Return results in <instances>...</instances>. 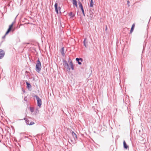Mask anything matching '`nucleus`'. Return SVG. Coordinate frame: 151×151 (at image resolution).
Here are the masks:
<instances>
[{"label": "nucleus", "mask_w": 151, "mask_h": 151, "mask_svg": "<svg viewBox=\"0 0 151 151\" xmlns=\"http://www.w3.org/2000/svg\"><path fill=\"white\" fill-rule=\"evenodd\" d=\"M41 63L39 59L38 58L37 61V63L36 65V71L38 73H39L41 71Z\"/></svg>", "instance_id": "1"}, {"label": "nucleus", "mask_w": 151, "mask_h": 151, "mask_svg": "<svg viewBox=\"0 0 151 151\" xmlns=\"http://www.w3.org/2000/svg\"><path fill=\"white\" fill-rule=\"evenodd\" d=\"M64 47H62L60 50L61 53L63 55H64L65 54L64 53Z\"/></svg>", "instance_id": "13"}, {"label": "nucleus", "mask_w": 151, "mask_h": 151, "mask_svg": "<svg viewBox=\"0 0 151 151\" xmlns=\"http://www.w3.org/2000/svg\"><path fill=\"white\" fill-rule=\"evenodd\" d=\"M60 9H61V8L60 6H59L58 7V10L59 12L61 13V12L60 11Z\"/></svg>", "instance_id": "27"}, {"label": "nucleus", "mask_w": 151, "mask_h": 151, "mask_svg": "<svg viewBox=\"0 0 151 151\" xmlns=\"http://www.w3.org/2000/svg\"><path fill=\"white\" fill-rule=\"evenodd\" d=\"M69 63L70 66H71V68L72 70H74V65H73V63L72 61L71 60L69 61Z\"/></svg>", "instance_id": "7"}, {"label": "nucleus", "mask_w": 151, "mask_h": 151, "mask_svg": "<svg viewBox=\"0 0 151 151\" xmlns=\"http://www.w3.org/2000/svg\"><path fill=\"white\" fill-rule=\"evenodd\" d=\"M63 65L66 68V71L70 72V67L67 62L65 60H63Z\"/></svg>", "instance_id": "2"}, {"label": "nucleus", "mask_w": 151, "mask_h": 151, "mask_svg": "<svg viewBox=\"0 0 151 151\" xmlns=\"http://www.w3.org/2000/svg\"><path fill=\"white\" fill-rule=\"evenodd\" d=\"M30 110L31 112H33L34 111V108L33 107H30Z\"/></svg>", "instance_id": "19"}, {"label": "nucleus", "mask_w": 151, "mask_h": 151, "mask_svg": "<svg viewBox=\"0 0 151 151\" xmlns=\"http://www.w3.org/2000/svg\"><path fill=\"white\" fill-rule=\"evenodd\" d=\"M86 38H85L84 39V41H83V43L84 44V45L85 47H87V46L86 45Z\"/></svg>", "instance_id": "18"}, {"label": "nucleus", "mask_w": 151, "mask_h": 151, "mask_svg": "<svg viewBox=\"0 0 151 151\" xmlns=\"http://www.w3.org/2000/svg\"><path fill=\"white\" fill-rule=\"evenodd\" d=\"M73 4V6H75L76 7H77V2L76 0H72Z\"/></svg>", "instance_id": "11"}, {"label": "nucleus", "mask_w": 151, "mask_h": 151, "mask_svg": "<svg viewBox=\"0 0 151 151\" xmlns=\"http://www.w3.org/2000/svg\"><path fill=\"white\" fill-rule=\"evenodd\" d=\"M5 54V51L2 49H0V59L3 58Z\"/></svg>", "instance_id": "4"}, {"label": "nucleus", "mask_w": 151, "mask_h": 151, "mask_svg": "<svg viewBox=\"0 0 151 151\" xmlns=\"http://www.w3.org/2000/svg\"><path fill=\"white\" fill-rule=\"evenodd\" d=\"M16 99H16V98H14V100H16Z\"/></svg>", "instance_id": "31"}, {"label": "nucleus", "mask_w": 151, "mask_h": 151, "mask_svg": "<svg viewBox=\"0 0 151 151\" xmlns=\"http://www.w3.org/2000/svg\"><path fill=\"white\" fill-rule=\"evenodd\" d=\"M34 97L35 98L37 101V106L40 107L42 104V101L41 100L37 95H35L34 96Z\"/></svg>", "instance_id": "3"}, {"label": "nucleus", "mask_w": 151, "mask_h": 151, "mask_svg": "<svg viewBox=\"0 0 151 151\" xmlns=\"http://www.w3.org/2000/svg\"><path fill=\"white\" fill-rule=\"evenodd\" d=\"M127 4H128V6L129 7L130 6V5H129L130 2L129 0H128L127 1Z\"/></svg>", "instance_id": "25"}, {"label": "nucleus", "mask_w": 151, "mask_h": 151, "mask_svg": "<svg viewBox=\"0 0 151 151\" xmlns=\"http://www.w3.org/2000/svg\"><path fill=\"white\" fill-rule=\"evenodd\" d=\"M123 146L124 149H129V146L127 145L125 140H124L123 141Z\"/></svg>", "instance_id": "6"}, {"label": "nucleus", "mask_w": 151, "mask_h": 151, "mask_svg": "<svg viewBox=\"0 0 151 151\" xmlns=\"http://www.w3.org/2000/svg\"><path fill=\"white\" fill-rule=\"evenodd\" d=\"M135 26V24H133L132 25V27L131 28H134Z\"/></svg>", "instance_id": "26"}, {"label": "nucleus", "mask_w": 151, "mask_h": 151, "mask_svg": "<svg viewBox=\"0 0 151 151\" xmlns=\"http://www.w3.org/2000/svg\"><path fill=\"white\" fill-rule=\"evenodd\" d=\"M76 60L78 62V63L79 65H81V63L80 60H77V58L76 59Z\"/></svg>", "instance_id": "21"}, {"label": "nucleus", "mask_w": 151, "mask_h": 151, "mask_svg": "<svg viewBox=\"0 0 151 151\" xmlns=\"http://www.w3.org/2000/svg\"><path fill=\"white\" fill-rule=\"evenodd\" d=\"M77 60H80V61L81 62H83V59L82 58H77Z\"/></svg>", "instance_id": "20"}, {"label": "nucleus", "mask_w": 151, "mask_h": 151, "mask_svg": "<svg viewBox=\"0 0 151 151\" xmlns=\"http://www.w3.org/2000/svg\"><path fill=\"white\" fill-rule=\"evenodd\" d=\"M35 112L36 114H37L39 113V111L38 110V109H36Z\"/></svg>", "instance_id": "22"}, {"label": "nucleus", "mask_w": 151, "mask_h": 151, "mask_svg": "<svg viewBox=\"0 0 151 151\" xmlns=\"http://www.w3.org/2000/svg\"><path fill=\"white\" fill-rule=\"evenodd\" d=\"M105 27H106V28H107V26H106H106H105Z\"/></svg>", "instance_id": "32"}, {"label": "nucleus", "mask_w": 151, "mask_h": 151, "mask_svg": "<svg viewBox=\"0 0 151 151\" xmlns=\"http://www.w3.org/2000/svg\"><path fill=\"white\" fill-rule=\"evenodd\" d=\"M71 60V61H72V60H71V59H70V58L69 57L68 58V62L69 63V61Z\"/></svg>", "instance_id": "28"}, {"label": "nucleus", "mask_w": 151, "mask_h": 151, "mask_svg": "<svg viewBox=\"0 0 151 151\" xmlns=\"http://www.w3.org/2000/svg\"><path fill=\"white\" fill-rule=\"evenodd\" d=\"M106 29V30H107V29Z\"/></svg>", "instance_id": "33"}, {"label": "nucleus", "mask_w": 151, "mask_h": 151, "mask_svg": "<svg viewBox=\"0 0 151 151\" xmlns=\"http://www.w3.org/2000/svg\"><path fill=\"white\" fill-rule=\"evenodd\" d=\"M69 15L70 17H73L75 15L72 12H70L69 13Z\"/></svg>", "instance_id": "15"}, {"label": "nucleus", "mask_w": 151, "mask_h": 151, "mask_svg": "<svg viewBox=\"0 0 151 151\" xmlns=\"http://www.w3.org/2000/svg\"><path fill=\"white\" fill-rule=\"evenodd\" d=\"M72 134L73 137L74 138L75 140L77 139V137L76 134L73 132H72Z\"/></svg>", "instance_id": "8"}, {"label": "nucleus", "mask_w": 151, "mask_h": 151, "mask_svg": "<svg viewBox=\"0 0 151 151\" xmlns=\"http://www.w3.org/2000/svg\"><path fill=\"white\" fill-rule=\"evenodd\" d=\"M35 124V123L33 122H31L29 124V125H32Z\"/></svg>", "instance_id": "23"}, {"label": "nucleus", "mask_w": 151, "mask_h": 151, "mask_svg": "<svg viewBox=\"0 0 151 151\" xmlns=\"http://www.w3.org/2000/svg\"><path fill=\"white\" fill-rule=\"evenodd\" d=\"M26 83L27 85V88L29 89L31 88V85L27 81H26Z\"/></svg>", "instance_id": "9"}, {"label": "nucleus", "mask_w": 151, "mask_h": 151, "mask_svg": "<svg viewBox=\"0 0 151 151\" xmlns=\"http://www.w3.org/2000/svg\"><path fill=\"white\" fill-rule=\"evenodd\" d=\"M24 92H25V91H23Z\"/></svg>", "instance_id": "34"}, {"label": "nucleus", "mask_w": 151, "mask_h": 151, "mask_svg": "<svg viewBox=\"0 0 151 151\" xmlns=\"http://www.w3.org/2000/svg\"><path fill=\"white\" fill-rule=\"evenodd\" d=\"M6 35H5V34L4 35V36H3V37H2V38H4L5 37V36H6Z\"/></svg>", "instance_id": "29"}, {"label": "nucleus", "mask_w": 151, "mask_h": 151, "mask_svg": "<svg viewBox=\"0 0 151 151\" xmlns=\"http://www.w3.org/2000/svg\"><path fill=\"white\" fill-rule=\"evenodd\" d=\"M134 29H131L129 34H131L132 33V32H133V31Z\"/></svg>", "instance_id": "24"}, {"label": "nucleus", "mask_w": 151, "mask_h": 151, "mask_svg": "<svg viewBox=\"0 0 151 151\" xmlns=\"http://www.w3.org/2000/svg\"><path fill=\"white\" fill-rule=\"evenodd\" d=\"M55 11L57 14H58V4L56 3L55 4Z\"/></svg>", "instance_id": "10"}, {"label": "nucleus", "mask_w": 151, "mask_h": 151, "mask_svg": "<svg viewBox=\"0 0 151 151\" xmlns=\"http://www.w3.org/2000/svg\"><path fill=\"white\" fill-rule=\"evenodd\" d=\"M78 4H79L80 8L81 9V10L83 15L84 16H85V14L84 13V10L82 4L81 3L80 1H79V2H78Z\"/></svg>", "instance_id": "5"}, {"label": "nucleus", "mask_w": 151, "mask_h": 151, "mask_svg": "<svg viewBox=\"0 0 151 151\" xmlns=\"http://www.w3.org/2000/svg\"><path fill=\"white\" fill-rule=\"evenodd\" d=\"M24 120H25V122L27 124V125H29V120L28 119H26L25 118H24Z\"/></svg>", "instance_id": "12"}, {"label": "nucleus", "mask_w": 151, "mask_h": 151, "mask_svg": "<svg viewBox=\"0 0 151 151\" xmlns=\"http://www.w3.org/2000/svg\"><path fill=\"white\" fill-rule=\"evenodd\" d=\"M24 100L25 101H27V100H26V99H25V98H24Z\"/></svg>", "instance_id": "30"}, {"label": "nucleus", "mask_w": 151, "mask_h": 151, "mask_svg": "<svg viewBox=\"0 0 151 151\" xmlns=\"http://www.w3.org/2000/svg\"><path fill=\"white\" fill-rule=\"evenodd\" d=\"M93 0H91V1L90 2V7H93Z\"/></svg>", "instance_id": "16"}, {"label": "nucleus", "mask_w": 151, "mask_h": 151, "mask_svg": "<svg viewBox=\"0 0 151 151\" xmlns=\"http://www.w3.org/2000/svg\"><path fill=\"white\" fill-rule=\"evenodd\" d=\"M12 29H8V30L5 33V35H7L10 32L12 31Z\"/></svg>", "instance_id": "17"}, {"label": "nucleus", "mask_w": 151, "mask_h": 151, "mask_svg": "<svg viewBox=\"0 0 151 151\" xmlns=\"http://www.w3.org/2000/svg\"><path fill=\"white\" fill-rule=\"evenodd\" d=\"M15 23V21H14L13 22L12 24L9 26V27L8 28H12L13 25Z\"/></svg>", "instance_id": "14"}]
</instances>
